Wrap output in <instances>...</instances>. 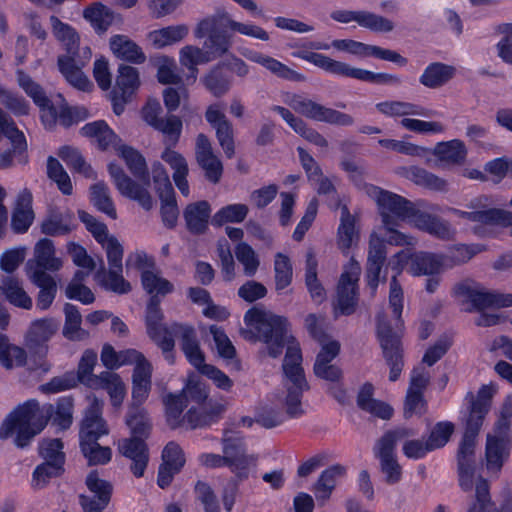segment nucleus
<instances>
[{
	"label": "nucleus",
	"instance_id": "obj_1",
	"mask_svg": "<svg viewBox=\"0 0 512 512\" xmlns=\"http://www.w3.org/2000/svg\"><path fill=\"white\" fill-rule=\"evenodd\" d=\"M247 329H241V336L248 341L263 342L268 355L277 358L287 346L282 364L284 373L283 384L286 389L284 404L286 414L291 418L300 417L304 410L301 405L303 392L309 385L301 366V349L291 335L288 334V321L285 317L253 307L244 315Z\"/></svg>",
	"mask_w": 512,
	"mask_h": 512
},
{
	"label": "nucleus",
	"instance_id": "obj_2",
	"mask_svg": "<svg viewBox=\"0 0 512 512\" xmlns=\"http://www.w3.org/2000/svg\"><path fill=\"white\" fill-rule=\"evenodd\" d=\"M73 401L69 397L58 400L56 407L47 405L42 410L39 403L30 400L11 412L0 426V439H8L16 433L14 443L19 448L29 445L47 424L48 417L61 429L72 424Z\"/></svg>",
	"mask_w": 512,
	"mask_h": 512
},
{
	"label": "nucleus",
	"instance_id": "obj_3",
	"mask_svg": "<svg viewBox=\"0 0 512 512\" xmlns=\"http://www.w3.org/2000/svg\"><path fill=\"white\" fill-rule=\"evenodd\" d=\"M216 21L208 15L197 23L194 36L197 39L205 38L202 48L186 45L179 52L180 63L188 68L194 78L198 72V65L222 57L232 46L231 36L226 31L216 30Z\"/></svg>",
	"mask_w": 512,
	"mask_h": 512
},
{
	"label": "nucleus",
	"instance_id": "obj_4",
	"mask_svg": "<svg viewBox=\"0 0 512 512\" xmlns=\"http://www.w3.org/2000/svg\"><path fill=\"white\" fill-rule=\"evenodd\" d=\"M292 56L312 63L325 72L336 76L353 78L379 85L399 86L402 84V79L399 75L382 72L375 73L369 70L352 67L345 62L334 60L324 54L299 50L294 51Z\"/></svg>",
	"mask_w": 512,
	"mask_h": 512
},
{
	"label": "nucleus",
	"instance_id": "obj_5",
	"mask_svg": "<svg viewBox=\"0 0 512 512\" xmlns=\"http://www.w3.org/2000/svg\"><path fill=\"white\" fill-rule=\"evenodd\" d=\"M417 432L408 427H398L389 430L376 442L374 455L380 461V469L388 484H396L401 480L402 467L395 453L396 443L405 438L416 436Z\"/></svg>",
	"mask_w": 512,
	"mask_h": 512
},
{
	"label": "nucleus",
	"instance_id": "obj_6",
	"mask_svg": "<svg viewBox=\"0 0 512 512\" xmlns=\"http://www.w3.org/2000/svg\"><path fill=\"white\" fill-rule=\"evenodd\" d=\"M18 82L41 109V120L46 129H53L57 122L64 127H69L73 123L71 110L64 105L59 108L54 106L41 86L35 83L29 75L19 72Z\"/></svg>",
	"mask_w": 512,
	"mask_h": 512
},
{
	"label": "nucleus",
	"instance_id": "obj_7",
	"mask_svg": "<svg viewBox=\"0 0 512 512\" xmlns=\"http://www.w3.org/2000/svg\"><path fill=\"white\" fill-rule=\"evenodd\" d=\"M493 393V389L487 385H483L476 396L472 392L467 393L465 399L470 403V408L459 447L475 449L477 436L490 410Z\"/></svg>",
	"mask_w": 512,
	"mask_h": 512
},
{
	"label": "nucleus",
	"instance_id": "obj_8",
	"mask_svg": "<svg viewBox=\"0 0 512 512\" xmlns=\"http://www.w3.org/2000/svg\"><path fill=\"white\" fill-rule=\"evenodd\" d=\"M285 103L296 113L314 121L343 127L352 126L355 123L351 115L326 107L301 95H290L285 99Z\"/></svg>",
	"mask_w": 512,
	"mask_h": 512
},
{
	"label": "nucleus",
	"instance_id": "obj_9",
	"mask_svg": "<svg viewBox=\"0 0 512 512\" xmlns=\"http://www.w3.org/2000/svg\"><path fill=\"white\" fill-rule=\"evenodd\" d=\"M457 217L466 219L472 223L475 235L485 237L489 234L487 226L503 225L506 210L491 208L487 203V198L479 197L471 200L467 204V210L450 209Z\"/></svg>",
	"mask_w": 512,
	"mask_h": 512
},
{
	"label": "nucleus",
	"instance_id": "obj_10",
	"mask_svg": "<svg viewBox=\"0 0 512 512\" xmlns=\"http://www.w3.org/2000/svg\"><path fill=\"white\" fill-rule=\"evenodd\" d=\"M161 299L150 298L146 308V328L151 340L162 350L168 362L173 363V349L175 342L171 326L164 324L163 312L160 308Z\"/></svg>",
	"mask_w": 512,
	"mask_h": 512
},
{
	"label": "nucleus",
	"instance_id": "obj_11",
	"mask_svg": "<svg viewBox=\"0 0 512 512\" xmlns=\"http://www.w3.org/2000/svg\"><path fill=\"white\" fill-rule=\"evenodd\" d=\"M377 335L383 357L390 367L389 380L395 382L400 377L404 367L400 336L392 330L384 316H378Z\"/></svg>",
	"mask_w": 512,
	"mask_h": 512
},
{
	"label": "nucleus",
	"instance_id": "obj_12",
	"mask_svg": "<svg viewBox=\"0 0 512 512\" xmlns=\"http://www.w3.org/2000/svg\"><path fill=\"white\" fill-rule=\"evenodd\" d=\"M221 444L224 456H228L233 462L229 463L231 472L240 480L248 478L250 467L255 465L256 458L247 454L244 437L237 432L231 433L225 430Z\"/></svg>",
	"mask_w": 512,
	"mask_h": 512
},
{
	"label": "nucleus",
	"instance_id": "obj_13",
	"mask_svg": "<svg viewBox=\"0 0 512 512\" xmlns=\"http://www.w3.org/2000/svg\"><path fill=\"white\" fill-rule=\"evenodd\" d=\"M435 210L436 206L425 200H418L413 203L411 212H409V217L406 221H409L419 230L440 239H448L452 235V230L447 222L430 213V211Z\"/></svg>",
	"mask_w": 512,
	"mask_h": 512
},
{
	"label": "nucleus",
	"instance_id": "obj_14",
	"mask_svg": "<svg viewBox=\"0 0 512 512\" xmlns=\"http://www.w3.org/2000/svg\"><path fill=\"white\" fill-rule=\"evenodd\" d=\"M374 198L382 217L383 225L406 221L414 202L390 191L374 188Z\"/></svg>",
	"mask_w": 512,
	"mask_h": 512
},
{
	"label": "nucleus",
	"instance_id": "obj_15",
	"mask_svg": "<svg viewBox=\"0 0 512 512\" xmlns=\"http://www.w3.org/2000/svg\"><path fill=\"white\" fill-rule=\"evenodd\" d=\"M456 293L465 296L478 311L512 306V294L490 291L479 285L459 284L456 287Z\"/></svg>",
	"mask_w": 512,
	"mask_h": 512
},
{
	"label": "nucleus",
	"instance_id": "obj_16",
	"mask_svg": "<svg viewBox=\"0 0 512 512\" xmlns=\"http://www.w3.org/2000/svg\"><path fill=\"white\" fill-rule=\"evenodd\" d=\"M86 486L92 496L80 495L79 502L84 512H102L109 504L113 493L111 482L101 479L97 471L86 477Z\"/></svg>",
	"mask_w": 512,
	"mask_h": 512
},
{
	"label": "nucleus",
	"instance_id": "obj_17",
	"mask_svg": "<svg viewBox=\"0 0 512 512\" xmlns=\"http://www.w3.org/2000/svg\"><path fill=\"white\" fill-rule=\"evenodd\" d=\"M360 270L359 264L351 261L340 277L337 289L336 311L343 315H350L355 311L358 301L356 286Z\"/></svg>",
	"mask_w": 512,
	"mask_h": 512
},
{
	"label": "nucleus",
	"instance_id": "obj_18",
	"mask_svg": "<svg viewBox=\"0 0 512 512\" xmlns=\"http://www.w3.org/2000/svg\"><path fill=\"white\" fill-rule=\"evenodd\" d=\"M88 400L89 406L85 410L79 432L80 444L98 441L101 436L109 432L102 418V402L95 396H89Z\"/></svg>",
	"mask_w": 512,
	"mask_h": 512
},
{
	"label": "nucleus",
	"instance_id": "obj_19",
	"mask_svg": "<svg viewBox=\"0 0 512 512\" xmlns=\"http://www.w3.org/2000/svg\"><path fill=\"white\" fill-rule=\"evenodd\" d=\"M59 329V322L54 318H42L33 321L25 334V346L31 353L44 356L47 353V343Z\"/></svg>",
	"mask_w": 512,
	"mask_h": 512
},
{
	"label": "nucleus",
	"instance_id": "obj_20",
	"mask_svg": "<svg viewBox=\"0 0 512 512\" xmlns=\"http://www.w3.org/2000/svg\"><path fill=\"white\" fill-rule=\"evenodd\" d=\"M108 171L123 196L137 201L145 210H150L153 207V199L147 188L127 176L120 166L111 163L108 166Z\"/></svg>",
	"mask_w": 512,
	"mask_h": 512
},
{
	"label": "nucleus",
	"instance_id": "obj_21",
	"mask_svg": "<svg viewBox=\"0 0 512 512\" xmlns=\"http://www.w3.org/2000/svg\"><path fill=\"white\" fill-rule=\"evenodd\" d=\"M468 512H512V491L507 488L502 492L499 506L492 500L490 486L486 479L479 477L475 484V501Z\"/></svg>",
	"mask_w": 512,
	"mask_h": 512
},
{
	"label": "nucleus",
	"instance_id": "obj_22",
	"mask_svg": "<svg viewBox=\"0 0 512 512\" xmlns=\"http://www.w3.org/2000/svg\"><path fill=\"white\" fill-rule=\"evenodd\" d=\"M171 332L180 338V346L188 362L197 370L205 363V355L201 350L197 333L193 326L182 323L171 324Z\"/></svg>",
	"mask_w": 512,
	"mask_h": 512
},
{
	"label": "nucleus",
	"instance_id": "obj_23",
	"mask_svg": "<svg viewBox=\"0 0 512 512\" xmlns=\"http://www.w3.org/2000/svg\"><path fill=\"white\" fill-rule=\"evenodd\" d=\"M62 267V260L55 257V249L52 240L43 238L39 240L34 248V259L26 264L28 277L34 276L35 272H55Z\"/></svg>",
	"mask_w": 512,
	"mask_h": 512
},
{
	"label": "nucleus",
	"instance_id": "obj_24",
	"mask_svg": "<svg viewBox=\"0 0 512 512\" xmlns=\"http://www.w3.org/2000/svg\"><path fill=\"white\" fill-rule=\"evenodd\" d=\"M195 156L207 180L214 184L218 183L223 173V165L214 154L211 142L205 134L201 133L196 138Z\"/></svg>",
	"mask_w": 512,
	"mask_h": 512
},
{
	"label": "nucleus",
	"instance_id": "obj_25",
	"mask_svg": "<svg viewBox=\"0 0 512 512\" xmlns=\"http://www.w3.org/2000/svg\"><path fill=\"white\" fill-rule=\"evenodd\" d=\"M331 18L341 23L356 21L360 26L375 32H390L394 28L389 19L368 11L337 10L331 13Z\"/></svg>",
	"mask_w": 512,
	"mask_h": 512
},
{
	"label": "nucleus",
	"instance_id": "obj_26",
	"mask_svg": "<svg viewBox=\"0 0 512 512\" xmlns=\"http://www.w3.org/2000/svg\"><path fill=\"white\" fill-rule=\"evenodd\" d=\"M118 451L131 460L130 469L135 477H142L149 461L148 448L144 440L135 437L121 439Z\"/></svg>",
	"mask_w": 512,
	"mask_h": 512
},
{
	"label": "nucleus",
	"instance_id": "obj_27",
	"mask_svg": "<svg viewBox=\"0 0 512 512\" xmlns=\"http://www.w3.org/2000/svg\"><path fill=\"white\" fill-rule=\"evenodd\" d=\"M340 352V344L338 341L332 340L323 344L314 363V374L321 379L327 381H338L342 376L341 369L331 364Z\"/></svg>",
	"mask_w": 512,
	"mask_h": 512
},
{
	"label": "nucleus",
	"instance_id": "obj_28",
	"mask_svg": "<svg viewBox=\"0 0 512 512\" xmlns=\"http://www.w3.org/2000/svg\"><path fill=\"white\" fill-rule=\"evenodd\" d=\"M243 55L251 62L261 65L279 78L295 82L305 80L303 74L289 68L287 65L269 55L252 50L244 52Z\"/></svg>",
	"mask_w": 512,
	"mask_h": 512
},
{
	"label": "nucleus",
	"instance_id": "obj_29",
	"mask_svg": "<svg viewBox=\"0 0 512 512\" xmlns=\"http://www.w3.org/2000/svg\"><path fill=\"white\" fill-rule=\"evenodd\" d=\"M209 16L210 18H215L217 20L216 30H220V26L225 24L232 31L237 32L240 35L261 41L270 40V35L265 29L251 22H238L232 19L229 13L225 10H218L216 13Z\"/></svg>",
	"mask_w": 512,
	"mask_h": 512
},
{
	"label": "nucleus",
	"instance_id": "obj_30",
	"mask_svg": "<svg viewBox=\"0 0 512 512\" xmlns=\"http://www.w3.org/2000/svg\"><path fill=\"white\" fill-rule=\"evenodd\" d=\"M510 454L509 437L487 435L485 458L486 467L490 472L499 473Z\"/></svg>",
	"mask_w": 512,
	"mask_h": 512
},
{
	"label": "nucleus",
	"instance_id": "obj_31",
	"mask_svg": "<svg viewBox=\"0 0 512 512\" xmlns=\"http://www.w3.org/2000/svg\"><path fill=\"white\" fill-rule=\"evenodd\" d=\"M186 227L192 234L200 235L208 229L211 217V206L206 200L191 203L186 206L183 213Z\"/></svg>",
	"mask_w": 512,
	"mask_h": 512
},
{
	"label": "nucleus",
	"instance_id": "obj_32",
	"mask_svg": "<svg viewBox=\"0 0 512 512\" xmlns=\"http://www.w3.org/2000/svg\"><path fill=\"white\" fill-rule=\"evenodd\" d=\"M33 220L32 194L28 189H23L17 197L12 213L11 227L16 233H24L29 229Z\"/></svg>",
	"mask_w": 512,
	"mask_h": 512
},
{
	"label": "nucleus",
	"instance_id": "obj_33",
	"mask_svg": "<svg viewBox=\"0 0 512 512\" xmlns=\"http://www.w3.org/2000/svg\"><path fill=\"white\" fill-rule=\"evenodd\" d=\"M161 159L165 161L173 170L172 178L176 187L185 197L190 194L187 176L189 173L188 163L186 159L178 152L166 147L161 154Z\"/></svg>",
	"mask_w": 512,
	"mask_h": 512
},
{
	"label": "nucleus",
	"instance_id": "obj_34",
	"mask_svg": "<svg viewBox=\"0 0 512 512\" xmlns=\"http://www.w3.org/2000/svg\"><path fill=\"white\" fill-rule=\"evenodd\" d=\"M444 265L441 255L416 252L410 254V267L407 271L413 276L438 275L444 269Z\"/></svg>",
	"mask_w": 512,
	"mask_h": 512
},
{
	"label": "nucleus",
	"instance_id": "obj_35",
	"mask_svg": "<svg viewBox=\"0 0 512 512\" xmlns=\"http://www.w3.org/2000/svg\"><path fill=\"white\" fill-rule=\"evenodd\" d=\"M82 135L92 139L101 150L118 148L120 138L103 120L85 124L81 128Z\"/></svg>",
	"mask_w": 512,
	"mask_h": 512
},
{
	"label": "nucleus",
	"instance_id": "obj_36",
	"mask_svg": "<svg viewBox=\"0 0 512 512\" xmlns=\"http://www.w3.org/2000/svg\"><path fill=\"white\" fill-rule=\"evenodd\" d=\"M374 387L371 383H365L357 395V406L378 418L389 420L393 415V408L385 402L373 398Z\"/></svg>",
	"mask_w": 512,
	"mask_h": 512
},
{
	"label": "nucleus",
	"instance_id": "obj_37",
	"mask_svg": "<svg viewBox=\"0 0 512 512\" xmlns=\"http://www.w3.org/2000/svg\"><path fill=\"white\" fill-rule=\"evenodd\" d=\"M456 74L454 66L433 62L430 63L419 77V82L429 89H438L446 85Z\"/></svg>",
	"mask_w": 512,
	"mask_h": 512
},
{
	"label": "nucleus",
	"instance_id": "obj_38",
	"mask_svg": "<svg viewBox=\"0 0 512 512\" xmlns=\"http://www.w3.org/2000/svg\"><path fill=\"white\" fill-rule=\"evenodd\" d=\"M139 85L138 70L129 65H119L116 84L113 89L115 99L121 98V102L125 103L138 89Z\"/></svg>",
	"mask_w": 512,
	"mask_h": 512
},
{
	"label": "nucleus",
	"instance_id": "obj_39",
	"mask_svg": "<svg viewBox=\"0 0 512 512\" xmlns=\"http://www.w3.org/2000/svg\"><path fill=\"white\" fill-rule=\"evenodd\" d=\"M90 388L105 389L111 399L112 405L119 407L125 397V385L120 376L111 371L100 373L97 378H93Z\"/></svg>",
	"mask_w": 512,
	"mask_h": 512
},
{
	"label": "nucleus",
	"instance_id": "obj_40",
	"mask_svg": "<svg viewBox=\"0 0 512 512\" xmlns=\"http://www.w3.org/2000/svg\"><path fill=\"white\" fill-rule=\"evenodd\" d=\"M109 44L111 51L119 59L136 64H141L146 59L141 47L126 35L112 36Z\"/></svg>",
	"mask_w": 512,
	"mask_h": 512
},
{
	"label": "nucleus",
	"instance_id": "obj_41",
	"mask_svg": "<svg viewBox=\"0 0 512 512\" xmlns=\"http://www.w3.org/2000/svg\"><path fill=\"white\" fill-rule=\"evenodd\" d=\"M58 67L67 82L73 87L82 91H89L93 87L92 82L82 72V66L76 63L74 56H59Z\"/></svg>",
	"mask_w": 512,
	"mask_h": 512
},
{
	"label": "nucleus",
	"instance_id": "obj_42",
	"mask_svg": "<svg viewBox=\"0 0 512 512\" xmlns=\"http://www.w3.org/2000/svg\"><path fill=\"white\" fill-rule=\"evenodd\" d=\"M375 107L378 110V112L388 117L430 116V112L426 108L406 101H383L377 103Z\"/></svg>",
	"mask_w": 512,
	"mask_h": 512
},
{
	"label": "nucleus",
	"instance_id": "obj_43",
	"mask_svg": "<svg viewBox=\"0 0 512 512\" xmlns=\"http://www.w3.org/2000/svg\"><path fill=\"white\" fill-rule=\"evenodd\" d=\"M457 465L460 487L464 491H471L475 477V449L459 447Z\"/></svg>",
	"mask_w": 512,
	"mask_h": 512
},
{
	"label": "nucleus",
	"instance_id": "obj_44",
	"mask_svg": "<svg viewBox=\"0 0 512 512\" xmlns=\"http://www.w3.org/2000/svg\"><path fill=\"white\" fill-rule=\"evenodd\" d=\"M126 424L131 430V437L145 441L150 435L152 422L141 404H131L126 416Z\"/></svg>",
	"mask_w": 512,
	"mask_h": 512
},
{
	"label": "nucleus",
	"instance_id": "obj_45",
	"mask_svg": "<svg viewBox=\"0 0 512 512\" xmlns=\"http://www.w3.org/2000/svg\"><path fill=\"white\" fill-rule=\"evenodd\" d=\"M123 268H109L104 266L103 259L100 258V267L95 274V279L107 290L118 294H126L131 291V285L122 275Z\"/></svg>",
	"mask_w": 512,
	"mask_h": 512
},
{
	"label": "nucleus",
	"instance_id": "obj_46",
	"mask_svg": "<svg viewBox=\"0 0 512 512\" xmlns=\"http://www.w3.org/2000/svg\"><path fill=\"white\" fill-rule=\"evenodd\" d=\"M152 365L142 363L135 366L132 375V404H142L151 390Z\"/></svg>",
	"mask_w": 512,
	"mask_h": 512
},
{
	"label": "nucleus",
	"instance_id": "obj_47",
	"mask_svg": "<svg viewBox=\"0 0 512 512\" xmlns=\"http://www.w3.org/2000/svg\"><path fill=\"white\" fill-rule=\"evenodd\" d=\"M73 214L69 210L52 209L42 222V232L50 236L66 235L71 231Z\"/></svg>",
	"mask_w": 512,
	"mask_h": 512
},
{
	"label": "nucleus",
	"instance_id": "obj_48",
	"mask_svg": "<svg viewBox=\"0 0 512 512\" xmlns=\"http://www.w3.org/2000/svg\"><path fill=\"white\" fill-rule=\"evenodd\" d=\"M65 322L63 336L70 341H84L89 338V332L81 327L82 315L78 308L70 303L64 306Z\"/></svg>",
	"mask_w": 512,
	"mask_h": 512
},
{
	"label": "nucleus",
	"instance_id": "obj_49",
	"mask_svg": "<svg viewBox=\"0 0 512 512\" xmlns=\"http://www.w3.org/2000/svg\"><path fill=\"white\" fill-rule=\"evenodd\" d=\"M141 285L150 298L165 297L174 290V285L162 277L160 272L154 270H144L141 272Z\"/></svg>",
	"mask_w": 512,
	"mask_h": 512
},
{
	"label": "nucleus",
	"instance_id": "obj_50",
	"mask_svg": "<svg viewBox=\"0 0 512 512\" xmlns=\"http://www.w3.org/2000/svg\"><path fill=\"white\" fill-rule=\"evenodd\" d=\"M31 282L39 287L36 306L40 310L48 309L53 303L56 293L57 285L52 276L47 273L35 272L34 276L29 277Z\"/></svg>",
	"mask_w": 512,
	"mask_h": 512
},
{
	"label": "nucleus",
	"instance_id": "obj_51",
	"mask_svg": "<svg viewBox=\"0 0 512 512\" xmlns=\"http://www.w3.org/2000/svg\"><path fill=\"white\" fill-rule=\"evenodd\" d=\"M120 153L132 175L142 182V186H150V178L145 158L135 149L129 146L120 147Z\"/></svg>",
	"mask_w": 512,
	"mask_h": 512
},
{
	"label": "nucleus",
	"instance_id": "obj_52",
	"mask_svg": "<svg viewBox=\"0 0 512 512\" xmlns=\"http://www.w3.org/2000/svg\"><path fill=\"white\" fill-rule=\"evenodd\" d=\"M0 294H4L12 305L29 310L32 308V299L23 289L21 283L14 277H6L0 285Z\"/></svg>",
	"mask_w": 512,
	"mask_h": 512
},
{
	"label": "nucleus",
	"instance_id": "obj_53",
	"mask_svg": "<svg viewBox=\"0 0 512 512\" xmlns=\"http://www.w3.org/2000/svg\"><path fill=\"white\" fill-rule=\"evenodd\" d=\"M485 250L481 244H457L449 247L445 255H441L445 262L444 268H452L464 264L471 260L475 255Z\"/></svg>",
	"mask_w": 512,
	"mask_h": 512
},
{
	"label": "nucleus",
	"instance_id": "obj_54",
	"mask_svg": "<svg viewBox=\"0 0 512 512\" xmlns=\"http://www.w3.org/2000/svg\"><path fill=\"white\" fill-rule=\"evenodd\" d=\"M50 24L54 37L62 43L67 54L75 55L80 40L76 30L54 15L50 17Z\"/></svg>",
	"mask_w": 512,
	"mask_h": 512
},
{
	"label": "nucleus",
	"instance_id": "obj_55",
	"mask_svg": "<svg viewBox=\"0 0 512 512\" xmlns=\"http://www.w3.org/2000/svg\"><path fill=\"white\" fill-rule=\"evenodd\" d=\"M344 474L345 468L338 464L324 470L313 487L316 498L322 501L328 500L336 486V480Z\"/></svg>",
	"mask_w": 512,
	"mask_h": 512
},
{
	"label": "nucleus",
	"instance_id": "obj_56",
	"mask_svg": "<svg viewBox=\"0 0 512 512\" xmlns=\"http://www.w3.org/2000/svg\"><path fill=\"white\" fill-rule=\"evenodd\" d=\"M83 16L99 32H105L115 20H120L118 15L101 3L87 7Z\"/></svg>",
	"mask_w": 512,
	"mask_h": 512
},
{
	"label": "nucleus",
	"instance_id": "obj_57",
	"mask_svg": "<svg viewBox=\"0 0 512 512\" xmlns=\"http://www.w3.org/2000/svg\"><path fill=\"white\" fill-rule=\"evenodd\" d=\"M189 33L186 24L168 26L149 33V40L156 48H163L183 40Z\"/></svg>",
	"mask_w": 512,
	"mask_h": 512
},
{
	"label": "nucleus",
	"instance_id": "obj_58",
	"mask_svg": "<svg viewBox=\"0 0 512 512\" xmlns=\"http://www.w3.org/2000/svg\"><path fill=\"white\" fill-rule=\"evenodd\" d=\"M434 154L442 161L460 165L466 159L467 149L463 141L454 139L438 143L435 146Z\"/></svg>",
	"mask_w": 512,
	"mask_h": 512
},
{
	"label": "nucleus",
	"instance_id": "obj_59",
	"mask_svg": "<svg viewBox=\"0 0 512 512\" xmlns=\"http://www.w3.org/2000/svg\"><path fill=\"white\" fill-rule=\"evenodd\" d=\"M26 352L23 348L9 343L5 335L0 334V363L6 369L23 366L26 363Z\"/></svg>",
	"mask_w": 512,
	"mask_h": 512
},
{
	"label": "nucleus",
	"instance_id": "obj_60",
	"mask_svg": "<svg viewBox=\"0 0 512 512\" xmlns=\"http://www.w3.org/2000/svg\"><path fill=\"white\" fill-rule=\"evenodd\" d=\"M165 416L170 428L175 429L184 426L183 410L188 407L185 399L180 394H168L164 398Z\"/></svg>",
	"mask_w": 512,
	"mask_h": 512
},
{
	"label": "nucleus",
	"instance_id": "obj_61",
	"mask_svg": "<svg viewBox=\"0 0 512 512\" xmlns=\"http://www.w3.org/2000/svg\"><path fill=\"white\" fill-rule=\"evenodd\" d=\"M249 212L246 204H229L219 209L211 218L214 226H222L226 223H241L245 220Z\"/></svg>",
	"mask_w": 512,
	"mask_h": 512
},
{
	"label": "nucleus",
	"instance_id": "obj_62",
	"mask_svg": "<svg viewBox=\"0 0 512 512\" xmlns=\"http://www.w3.org/2000/svg\"><path fill=\"white\" fill-rule=\"evenodd\" d=\"M358 233L355 229V219L350 214L346 205L341 206V222L338 228V245L342 250H348L357 240Z\"/></svg>",
	"mask_w": 512,
	"mask_h": 512
},
{
	"label": "nucleus",
	"instance_id": "obj_63",
	"mask_svg": "<svg viewBox=\"0 0 512 512\" xmlns=\"http://www.w3.org/2000/svg\"><path fill=\"white\" fill-rule=\"evenodd\" d=\"M58 156L76 172L84 175L86 178H95V172L85 161L81 153L70 146H63L58 151Z\"/></svg>",
	"mask_w": 512,
	"mask_h": 512
},
{
	"label": "nucleus",
	"instance_id": "obj_64",
	"mask_svg": "<svg viewBox=\"0 0 512 512\" xmlns=\"http://www.w3.org/2000/svg\"><path fill=\"white\" fill-rule=\"evenodd\" d=\"M154 129L164 134L166 147H173L179 141L182 132V121L178 116L170 114L162 117Z\"/></svg>",
	"mask_w": 512,
	"mask_h": 512
}]
</instances>
